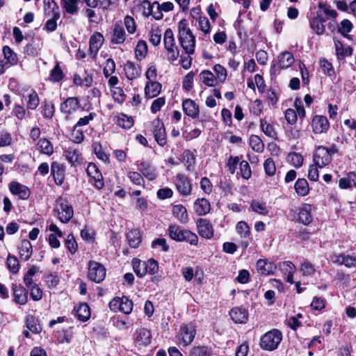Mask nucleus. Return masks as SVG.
Masks as SVG:
<instances>
[{"instance_id":"obj_1","label":"nucleus","mask_w":356,"mask_h":356,"mask_svg":"<svg viewBox=\"0 0 356 356\" xmlns=\"http://www.w3.org/2000/svg\"><path fill=\"white\" fill-rule=\"evenodd\" d=\"M188 26V22L185 19L178 23L179 40L186 54H193L195 51V37Z\"/></svg>"},{"instance_id":"obj_2","label":"nucleus","mask_w":356,"mask_h":356,"mask_svg":"<svg viewBox=\"0 0 356 356\" xmlns=\"http://www.w3.org/2000/svg\"><path fill=\"white\" fill-rule=\"evenodd\" d=\"M168 234L170 238L175 241H186L191 245H197L198 243V237L195 233L177 225H169Z\"/></svg>"},{"instance_id":"obj_3","label":"nucleus","mask_w":356,"mask_h":356,"mask_svg":"<svg viewBox=\"0 0 356 356\" xmlns=\"http://www.w3.org/2000/svg\"><path fill=\"white\" fill-rule=\"evenodd\" d=\"M282 332L278 329H272L261 337L259 346L266 351H273L278 348L282 341Z\"/></svg>"},{"instance_id":"obj_4","label":"nucleus","mask_w":356,"mask_h":356,"mask_svg":"<svg viewBox=\"0 0 356 356\" xmlns=\"http://www.w3.org/2000/svg\"><path fill=\"white\" fill-rule=\"evenodd\" d=\"M56 210L58 212L59 220L63 223L68 222L73 217V207L63 198H58L56 200Z\"/></svg>"},{"instance_id":"obj_5","label":"nucleus","mask_w":356,"mask_h":356,"mask_svg":"<svg viewBox=\"0 0 356 356\" xmlns=\"http://www.w3.org/2000/svg\"><path fill=\"white\" fill-rule=\"evenodd\" d=\"M196 334L195 326L193 323L184 324L180 327L178 334L179 343L187 346L192 343Z\"/></svg>"},{"instance_id":"obj_6","label":"nucleus","mask_w":356,"mask_h":356,"mask_svg":"<svg viewBox=\"0 0 356 356\" xmlns=\"http://www.w3.org/2000/svg\"><path fill=\"white\" fill-rule=\"evenodd\" d=\"M106 277V268L104 266L95 261L88 263V277L90 280L100 283Z\"/></svg>"},{"instance_id":"obj_7","label":"nucleus","mask_w":356,"mask_h":356,"mask_svg":"<svg viewBox=\"0 0 356 356\" xmlns=\"http://www.w3.org/2000/svg\"><path fill=\"white\" fill-rule=\"evenodd\" d=\"M332 156L330 155V152L326 147L323 146H318L314 154V162L315 165L318 166L319 168H322L332 161Z\"/></svg>"},{"instance_id":"obj_8","label":"nucleus","mask_w":356,"mask_h":356,"mask_svg":"<svg viewBox=\"0 0 356 356\" xmlns=\"http://www.w3.org/2000/svg\"><path fill=\"white\" fill-rule=\"evenodd\" d=\"M104 42L103 35L99 32H95L90 38L89 40V51L90 56L95 59L99 49L102 47Z\"/></svg>"},{"instance_id":"obj_9","label":"nucleus","mask_w":356,"mask_h":356,"mask_svg":"<svg viewBox=\"0 0 356 356\" xmlns=\"http://www.w3.org/2000/svg\"><path fill=\"white\" fill-rule=\"evenodd\" d=\"M127 38V34L120 22H117L113 25L111 33V42L113 44H122Z\"/></svg>"},{"instance_id":"obj_10","label":"nucleus","mask_w":356,"mask_h":356,"mask_svg":"<svg viewBox=\"0 0 356 356\" xmlns=\"http://www.w3.org/2000/svg\"><path fill=\"white\" fill-rule=\"evenodd\" d=\"M175 183L177 190L181 195L187 196L191 193L192 186L188 177L184 175H177L175 177Z\"/></svg>"},{"instance_id":"obj_11","label":"nucleus","mask_w":356,"mask_h":356,"mask_svg":"<svg viewBox=\"0 0 356 356\" xmlns=\"http://www.w3.org/2000/svg\"><path fill=\"white\" fill-rule=\"evenodd\" d=\"M79 107V100L76 97H68L66 99L60 106V111L67 115L66 118H68L70 115L74 113Z\"/></svg>"},{"instance_id":"obj_12","label":"nucleus","mask_w":356,"mask_h":356,"mask_svg":"<svg viewBox=\"0 0 356 356\" xmlns=\"http://www.w3.org/2000/svg\"><path fill=\"white\" fill-rule=\"evenodd\" d=\"M10 193L17 195L22 200H26L30 196V190L27 186L17 181H12L8 185Z\"/></svg>"},{"instance_id":"obj_13","label":"nucleus","mask_w":356,"mask_h":356,"mask_svg":"<svg viewBox=\"0 0 356 356\" xmlns=\"http://www.w3.org/2000/svg\"><path fill=\"white\" fill-rule=\"evenodd\" d=\"M229 315L235 323L245 324L248 320V312L246 309L236 307L231 309Z\"/></svg>"},{"instance_id":"obj_14","label":"nucleus","mask_w":356,"mask_h":356,"mask_svg":"<svg viewBox=\"0 0 356 356\" xmlns=\"http://www.w3.org/2000/svg\"><path fill=\"white\" fill-rule=\"evenodd\" d=\"M197 227L200 235L205 238L210 239L213 236V229L210 222L204 218L197 221Z\"/></svg>"},{"instance_id":"obj_15","label":"nucleus","mask_w":356,"mask_h":356,"mask_svg":"<svg viewBox=\"0 0 356 356\" xmlns=\"http://www.w3.org/2000/svg\"><path fill=\"white\" fill-rule=\"evenodd\" d=\"M154 136L155 140L160 145L163 147L167 143L165 129L163 123L159 120L154 122Z\"/></svg>"},{"instance_id":"obj_16","label":"nucleus","mask_w":356,"mask_h":356,"mask_svg":"<svg viewBox=\"0 0 356 356\" xmlns=\"http://www.w3.org/2000/svg\"><path fill=\"white\" fill-rule=\"evenodd\" d=\"M312 128L315 134H322L329 129L330 124L326 117L316 115L312 120Z\"/></svg>"},{"instance_id":"obj_17","label":"nucleus","mask_w":356,"mask_h":356,"mask_svg":"<svg viewBox=\"0 0 356 356\" xmlns=\"http://www.w3.org/2000/svg\"><path fill=\"white\" fill-rule=\"evenodd\" d=\"M86 172L88 175L94 179L95 186L98 189L102 188L104 185L102 179V176L96 165L92 163H89L87 167Z\"/></svg>"},{"instance_id":"obj_18","label":"nucleus","mask_w":356,"mask_h":356,"mask_svg":"<svg viewBox=\"0 0 356 356\" xmlns=\"http://www.w3.org/2000/svg\"><path fill=\"white\" fill-rule=\"evenodd\" d=\"M257 269L259 273L262 275H269L273 274L276 270V265L266 259H259L256 264Z\"/></svg>"},{"instance_id":"obj_19","label":"nucleus","mask_w":356,"mask_h":356,"mask_svg":"<svg viewBox=\"0 0 356 356\" xmlns=\"http://www.w3.org/2000/svg\"><path fill=\"white\" fill-rule=\"evenodd\" d=\"M124 72L126 77L129 80H134L140 76L141 74V69L138 65H136L131 61H127L124 65Z\"/></svg>"},{"instance_id":"obj_20","label":"nucleus","mask_w":356,"mask_h":356,"mask_svg":"<svg viewBox=\"0 0 356 356\" xmlns=\"http://www.w3.org/2000/svg\"><path fill=\"white\" fill-rule=\"evenodd\" d=\"M14 300L17 304L25 305L28 300V291L22 286L13 284Z\"/></svg>"},{"instance_id":"obj_21","label":"nucleus","mask_w":356,"mask_h":356,"mask_svg":"<svg viewBox=\"0 0 356 356\" xmlns=\"http://www.w3.org/2000/svg\"><path fill=\"white\" fill-rule=\"evenodd\" d=\"M335 54L337 59L343 60L346 56H350L353 54V49L350 46H344L342 42L335 38H334Z\"/></svg>"},{"instance_id":"obj_22","label":"nucleus","mask_w":356,"mask_h":356,"mask_svg":"<svg viewBox=\"0 0 356 356\" xmlns=\"http://www.w3.org/2000/svg\"><path fill=\"white\" fill-rule=\"evenodd\" d=\"M184 113L192 118H196L200 113L199 106L191 99H186L182 102Z\"/></svg>"},{"instance_id":"obj_23","label":"nucleus","mask_w":356,"mask_h":356,"mask_svg":"<svg viewBox=\"0 0 356 356\" xmlns=\"http://www.w3.org/2000/svg\"><path fill=\"white\" fill-rule=\"evenodd\" d=\"M134 341L138 345L147 346L151 342V333L145 328H140L136 330Z\"/></svg>"},{"instance_id":"obj_24","label":"nucleus","mask_w":356,"mask_h":356,"mask_svg":"<svg viewBox=\"0 0 356 356\" xmlns=\"http://www.w3.org/2000/svg\"><path fill=\"white\" fill-rule=\"evenodd\" d=\"M51 173L54 178L56 184L61 185L65 178V170L63 165L56 161H54L51 166Z\"/></svg>"},{"instance_id":"obj_25","label":"nucleus","mask_w":356,"mask_h":356,"mask_svg":"<svg viewBox=\"0 0 356 356\" xmlns=\"http://www.w3.org/2000/svg\"><path fill=\"white\" fill-rule=\"evenodd\" d=\"M194 210L198 216H204L211 210V204L206 198H198L194 202Z\"/></svg>"},{"instance_id":"obj_26","label":"nucleus","mask_w":356,"mask_h":356,"mask_svg":"<svg viewBox=\"0 0 356 356\" xmlns=\"http://www.w3.org/2000/svg\"><path fill=\"white\" fill-rule=\"evenodd\" d=\"M312 206L310 204H304L299 211L298 213V218L299 220L304 224L305 225H309L312 220Z\"/></svg>"},{"instance_id":"obj_27","label":"nucleus","mask_w":356,"mask_h":356,"mask_svg":"<svg viewBox=\"0 0 356 356\" xmlns=\"http://www.w3.org/2000/svg\"><path fill=\"white\" fill-rule=\"evenodd\" d=\"M161 84L158 81H148L145 88V94L147 98H154L159 95Z\"/></svg>"},{"instance_id":"obj_28","label":"nucleus","mask_w":356,"mask_h":356,"mask_svg":"<svg viewBox=\"0 0 356 356\" xmlns=\"http://www.w3.org/2000/svg\"><path fill=\"white\" fill-rule=\"evenodd\" d=\"M19 253L22 260L28 261L30 259L33 253V248L29 240L24 239L21 241Z\"/></svg>"},{"instance_id":"obj_29","label":"nucleus","mask_w":356,"mask_h":356,"mask_svg":"<svg viewBox=\"0 0 356 356\" xmlns=\"http://www.w3.org/2000/svg\"><path fill=\"white\" fill-rule=\"evenodd\" d=\"M65 158L72 165H76L81 162L80 151L73 147H70L65 152Z\"/></svg>"},{"instance_id":"obj_30","label":"nucleus","mask_w":356,"mask_h":356,"mask_svg":"<svg viewBox=\"0 0 356 356\" xmlns=\"http://www.w3.org/2000/svg\"><path fill=\"white\" fill-rule=\"evenodd\" d=\"M76 315L79 320L86 322L90 317V309L86 303H81L74 308Z\"/></svg>"},{"instance_id":"obj_31","label":"nucleus","mask_w":356,"mask_h":356,"mask_svg":"<svg viewBox=\"0 0 356 356\" xmlns=\"http://www.w3.org/2000/svg\"><path fill=\"white\" fill-rule=\"evenodd\" d=\"M325 22V20L322 15H317V16L310 22V27L317 35H322L325 30L324 26Z\"/></svg>"},{"instance_id":"obj_32","label":"nucleus","mask_w":356,"mask_h":356,"mask_svg":"<svg viewBox=\"0 0 356 356\" xmlns=\"http://www.w3.org/2000/svg\"><path fill=\"white\" fill-rule=\"evenodd\" d=\"M172 214L181 223H186L188 220L186 209L182 204L175 205L172 208Z\"/></svg>"},{"instance_id":"obj_33","label":"nucleus","mask_w":356,"mask_h":356,"mask_svg":"<svg viewBox=\"0 0 356 356\" xmlns=\"http://www.w3.org/2000/svg\"><path fill=\"white\" fill-rule=\"evenodd\" d=\"M127 238L131 248H136L141 243V235L138 229L130 230L127 234Z\"/></svg>"},{"instance_id":"obj_34","label":"nucleus","mask_w":356,"mask_h":356,"mask_svg":"<svg viewBox=\"0 0 356 356\" xmlns=\"http://www.w3.org/2000/svg\"><path fill=\"white\" fill-rule=\"evenodd\" d=\"M80 0H61L64 10L70 15H76L79 12V3Z\"/></svg>"},{"instance_id":"obj_35","label":"nucleus","mask_w":356,"mask_h":356,"mask_svg":"<svg viewBox=\"0 0 356 356\" xmlns=\"http://www.w3.org/2000/svg\"><path fill=\"white\" fill-rule=\"evenodd\" d=\"M138 169L149 181H153L156 177V170L148 163H141Z\"/></svg>"},{"instance_id":"obj_36","label":"nucleus","mask_w":356,"mask_h":356,"mask_svg":"<svg viewBox=\"0 0 356 356\" xmlns=\"http://www.w3.org/2000/svg\"><path fill=\"white\" fill-rule=\"evenodd\" d=\"M279 64L282 68H288L294 63L293 54L289 51L282 53L279 57Z\"/></svg>"},{"instance_id":"obj_37","label":"nucleus","mask_w":356,"mask_h":356,"mask_svg":"<svg viewBox=\"0 0 356 356\" xmlns=\"http://www.w3.org/2000/svg\"><path fill=\"white\" fill-rule=\"evenodd\" d=\"M132 264L134 270L138 277H142L147 273L145 261L138 259H134L132 261Z\"/></svg>"},{"instance_id":"obj_38","label":"nucleus","mask_w":356,"mask_h":356,"mask_svg":"<svg viewBox=\"0 0 356 356\" xmlns=\"http://www.w3.org/2000/svg\"><path fill=\"white\" fill-rule=\"evenodd\" d=\"M200 77L201 81L209 87L215 86L217 83V79L214 74L209 70L202 71L200 74Z\"/></svg>"},{"instance_id":"obj_39","label":"nucleus","mask_w":356,"mask_h":356,"mask_svg":"<svg viewBox=\"0 0 356 356\" xmlns=\"http://www.w3.org/2000/svg\"><path fill=\"white\" fill-rule=\"evenodd\" d=\"M294 187L296 193L300 196H305L309 193V184L305 179H298Z\"/></svg>"},{"instance_id":"obj_40","label":"nucleus","mask_w":356,"mask_h":356,"mask_svg":"<svg viewBox=\"0 0 356 356\" xmlns=\"http://www.w3.org/2000/svg\"><path fill=\"white\" fill-rule=\"evenodd\" d=\"M27 108L30 110H35L40 104V99L37 92L33 89H31L27 95Z\"/></svg>"},{"instance_id":"obj_41","label":"nucleus","mask_w":356,"mask_h":356,"mask_svg":"<svg viewBox=\"0 0 356 356\" xmlns=\"http://www.w3.org/2000/svg\"><path fill=\"white\" fill-rule=\"evenodd\" d=\"M144 5L147 4L149 8V13L148 15H152V17L156 19L159 20L163 18V11L161 8H158V2L155 1L152 4H150L149 1H144Z\"/></svg>"},{"instance_id":"obj_42","label":"nucleus","mask_w":356,"mask_h":356,"mask_svg":"<svg viewBox=\"0 0 356 356\" xmlns=\"http://www.w3.org/2000/svg\"><path fill=\"white\" fill-rule=\"evenodd\" d=\"M40 152L47 155H51L54 152V147L51 142L46 138L40 139L37 143Z\"/></svg>"},{"instance_id":"obj_43","label":"nucleus","mask_w":356,"mask_h":356,"mask_svg":"<svg viewBox=\"0 0 356 356\" xmlns=\"http://www.w3.org/2000/svg\"><path fill=\"white\" fill-rule=\"evenodd\" d=\"M26 327L34 334H38L42 330V328L38 323V319L31 315H29L26 317Z\"/></svg>"},{"instance_id":"obj_44","label":"nucleus","mask_w":356,"mask_h":356,"mask_svg":"<svg viewBox=\"0 0 356 356\" xmlns=\"http://www.w3.org/2000/svg\"><path fill=\"white\" fill-rule=\"evenodd\" d=\"M335 262L340 265H345L346 267L350 268L356 264V258L350 255L340 254L336 256Z\"/></svg>"},{"instance_id":"obj_45","label":"nucleus","mask_w":356,"mask_h":356,"mask_svg":"<svg viewBox=\"0 0 356 356\" xmlns=\"http://www.w3.org/2000/svg\"><path fill=\"white\" fill-rule=\"evenodd\" d=\"M211 350L207 346H197L193 347L189 353V356H211Z\"/></svg>"},{"instance_id":"obj_46","label":"nucleus","mask_w":356,"mask_h":356,"mask_svg":"<svg viewBox=\"0 0 356 356\" xmlns=\"http://www.w3.org/2000/svg\"><path fill=\"white\" fill-rule=\"evenodd\" d=\"M3 53L8 63L11 65H15L17 63L18 58L17 54L8 46L3 47Z\"/></svg>"},{"instance_id":"obj_47","label":"nucleus","mask_w":356,"mask_h":356,"mask_svg":"<svg viewBox=\"0 0 356 356\" xmlns=\"http://www.w3.org/2000/svg\"><path fill=\"white\" fill-rule=\"evenodd\" d=\"M250 145L252 149L257 152H262L264 149V145L262 140L256 135H252L250 136Z\"/></svg>"},{"instance_id":"obj_48","label":"nucleus","mask_w":356,"mask_h":356,"mask_svg":"<svg viewBox=\"0 0 356 356\" xmlns=\"http://www.w3.org/2000/svg\"><path fill=\"white\" fill-rule=\"evenodd\" d=\"M147 53V44L144 40H139L136 44L135 54L138 60L144 58Z\"/></svg>"},{"instance_id":"obj_49","label":"nucleus","mask_w":356,"mask_h":356,"mask_svg":"<svg viewBox=\"0 0 356 356\" xmlns=\"http://www.w3.org/2000/svg\"><path fill=\"white\" fill-rule=\"evenodd\" d=\"M163 42L165 49H170L175 47V41L174 34L171 29L168 28L165 30L163 36Z\"/></svg>"},{"instance_id":"obj_50","label":"nucleus","mask_w":356,"mask_h":356,"mask_svg":"<svg viewBox=\"0 0 356 356\" xmlns=\"http://www.w3.org/2000/svg\"><path fill=\"white\" fill-rule=\"evenodd\" d=\"M117 124L124 129H129L134 124V120L131 117L124 114H120L117 117Z\"/></svg>"},{"instance_id":"obj_51","label":"nucleus","mask_w":356,"mask_h":356,"mask_svg":"<svg viewBox=\"0 0 356 356\" xmlns=\"http://www.w3.org/2000/svg\"><path fill=\"white\" fill-rule=\"evenodd\" d=\"M63 77V72L59 65V63H57L54 69L51 71L49 79L52 82H58L61 81Z\"/></svg>"},{"instance_id":"obj_52","label":"nucleus","mask_w":356,"mask_h":356,"mask_svg":"<svg viewBox=\"0 0 356 356\" xmlns=\"http://www.w3.org/2000/svg\"><path fill=\"white\" fill-rule=\"evenodd\" d=\"M6 265L12 273H17L19 271V264L15 256L8 254L6 260Z\"/></svg>"},{"instance_id":"obj_53","label":"nucleus","mask_w":356,"mask_h":356,"mask_svg":"<svg viewBox=\"0 0 356 356\" xmlns=\"http://www.w3.org/2000/svg\"><path fill=\"white\" fill-rule=\"evenodd\" d=\"M65 246L68 251L72 254H74L77 251L78 249V245L77 243L73 236V234H69L67 235L65 241Z\"/></svg>"},{"instance_id":"obj_54","label":"nucleus","mask_w":356,"mask_h":356,"mask_svg":"<svg viewBox=\"0 0 356 356\" xmlns=\"http://www.w3.org/2000/svg\"><path fill=\"white\" fill-rule=\"evenodd\" d=\"M161 30L159 28L152 29L149 32V42L154 46H158L161 40Z\"/></svg>"},{"instance_id":"obj_55","label":"nucleus","mask_w":356,"mask_h":356,"mask_svg":"<svg viewBox=\"0 0 356 356\" xmlns=\"http://www.w3.org/2000/svg\"><path fill=\"white\" fill-rule=\"evenodd\" d=\"M115 63L112 58H108L106 60L105 65L103 70V73L105 77L108 78L111 74L115 72Z\"/></svg>"},{"instance_id":"obj_56","label":"nucleus","mask_w":356,"mask_h":356,"mask_svg":"<svg viewBox=\"0 0 356 356\" xmlns=\"http://www.w3.org/2000/svg\"><path fill=\"white\" fill-rule=\"evenodd\" d=\"M264 168L267 175L272 177L275 175L276 172L275 163L273 159H267L264 163Z\"/></svg>"},{"instance_id":"obj_57","label":"nucleus","mask_w":356,"mask_h":356,"mask_svg":"<svg viewBox=\"0 0 356 356\" xmlns=\"http://www.w3.org/2000/svg\"><path fill=\"white\" fill-rule=\"evenodd\" d=\"M320 65L325 74L331 76L334 74V70L332 64L325 58L320 60Z\"/></svg>"},{"instance_id":"obj_58","label":"nucleus","mask_w":356,"mask_h":356,"mask_svg":"<svg viewBox=\"0 0 356 356\" xmlns=\"http://www.w3.org/2000/svg\"><path fill=\"white\" fill-rule=\"evenodd\" d=\"M213 70L216 74V79L220 82L223 83L227 78V70L226 69L220 64H216L213 67Z\"/></svg>"},{"instance_id":"obj_59","label":"nucleus","mask_w":356,"mask_h":356,"mask_svg":"<svg viewBox=\"0 0 356 356\" xmlns=\"http://www.w3.org/2000/svg\"><path fill=\"white\" fill-rule=\"evenodd\" d=\"M236 231L241 238H246L250 233L249 226L244 221H240L237 223Z\"/></svg>"},{"instance_id":"obj_60","label":"nucleus","mask_w":356,"mask_h":356,"mask_svg":"<svg viewBox=\"0 0 356 356\" xmlns=\"http://www.w3.org/2000/svg\"><path fill=\"white\" fill-rule=\"evenodd\" d=\"M239 165L241 177L245 179H249L252 175L249 163L246 161H242L240 162Z\"/></svg>"},{"instance_id":"obj_61","label":"nucleus","mask_w":356,"mask_h":356,"mask_svg":"<svg viewBox=\"0 0 356 356\" xmlns=\"http://www.w3.org/2000/svg\"><path fill=\"white\" fill-rule=\"evenodd\" d=\"M124 24L127 29V32L129 34H133L136 32V24L134 19L132 17L127 15L124 18Z\"/></svg>"},{"instance_id":"obj_62","label":"nucleus","mask_w":356,"mask_h":356,"mask_svg":"<svg viewBox=\"0 0 356 356\" xmlns=\"http://www.w3.org/2000/svg\"><path fill=\"white\" fill-rule=\"evenodd\" d=\"M261 128L262 131L268 137L274 138L276 136V132L273 125L267 123L265 120H261Z\"/></svg>"},{"instance_id":"obj_63","label":"nucleus","mask_w":356,"mask_h":356,"mask_svg":"<svg viewBox=\"0 0 356 356\" xmlns=\"http://www.w3.org/2000/svg\"><path fill=\"white\" fill-rule=\"evenodd\" d=\"M60 17L59 13H54L51 17L45 24V29L49 31H54L57 27L56 21Z\"/></svg>"},{"instance_id":"obj_64","label":"nucleus","mask_w":356,"mask_h":356,"mask_svg":"<svg viewBox=\"0 0 356 356\" xmlns=\"http://www.w3.org/2000/svg\"><path fill=\"white\" fill-rule=\"evenodd\" d=\"M239 161H240V159L238 156H230L228 159V160L226 163V167L228 168V171L231 174L233 175L235 173Z\"/></svg>"}]
</instances>
